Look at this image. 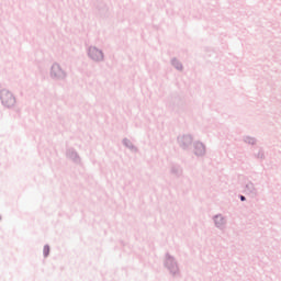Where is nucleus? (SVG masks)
I'll return each instance as SVG.
<instances>
[{"label":"nucleus","mask_w":281,"mask_h":281,"mask_svg":"<svg viewBox=\"0 0 281 281\" xmlns=\"http://www.w3.org/2000/svg\"><path fill=\"white\" fill-rule=\"evenodd\" d=\"M240 201H245V195H241V196H240Z\"/></svg>","instance_id":"5"},{"label":"nucleus","mask_w":281,"mask_h":281,"mask_svg":"<svg viewBox=\"0 0 281 281\" xmlns=\"http://www.w3.org/2000/svg\"><path fill=\"white\" fill-rule=\"evenodd\" d=\"M52 74H53V76L60 78V76H63V70L60 69V66L54 65L52 67Z\"/></svg>","instance_id":"3"},{"label":"nucleus","mask_w":281,"mask_h":281,"mask_svg":"<svg viewBox=\"0 0 281 281\" xmlns=\"http://www.w3.org/2000/svg\"><path fill=\"white\" fill-rule=\"evenodd\" d=\"M1 100L4 106H13L14 104V97L12 95V93H10V91L3 90L1 92Z\"/></svg>","instance_id":"1"},{"label":"nucleus","mask_w":281,"mask_h":281,"mask_svg":"<svg viewBox=\"0 0 281 281\" xmlns=\"http://www.w3.org/2000/svg\"><path fill=\"white\" fill-rule=\"evenodd\" d=\"M43 254H44L45 258H47V256H49V246H44Z\"/></svg>","instance_id":"4"},{"label":"nucleus","mask_w":281,"mask_h":281,"mask_svg":"<svg viewBox=\"0 0 281 281\" xmlns=\"http://www.w3.org/2000/svg\"><path fill=\"white\" fill-rule=\"evenodd\" d=\"M89 55L92 60H102L103 58L102 52L98 48H90Z\"/></svg>","instance_id":"2"}]
</instances>
